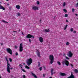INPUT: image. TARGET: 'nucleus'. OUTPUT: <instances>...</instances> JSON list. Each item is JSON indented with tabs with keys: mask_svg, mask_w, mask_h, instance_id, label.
I'll list each match as a JSON object with an SVG mask.
<instances>
[{
	"mask_svg": "<svg viewBox=\"0 0 78 78\" xmlns=\"http://www.w3.org/2000/svg\"><path fill=\"white\" fill-rule=\"evenodd\" d=\"M5 59L7 63V71L8 73H11V70H10V67H11V65L9 63V61L8 60V58H5Z\"/></svg>",
	"mask_w": 78,
	"mask_h": 78,
	"instance_id": "obj_1",
	"label": "nucleus"
},
{
	"mask_svg": "<svg viewBox=\"0 0 78 78\" xmlns=\"http://www.w3.org/2000/svg\"><path fill=\"white\" fill-rule=\"evenodd\" d=\"M49 59L50 64L53 63V62H54V56H53V55H49Z\"/></svg>",
	"mask_w": 78,
	"mask_h": 78,
	"instance_id": "obj_2",
	"label": "nucleus"
},
{
	"mask_svg": "<svg viewBox=\"0 0 78 78\" xmlns=\"http://www.w3.org/2000/svg\"><path fill=\"white\" fill-rule=\"evenodd\" d=\"M33 62V60H32V58H30L29 59H27V64L28 66H30L31 64Z\"/></svg>",
	"mask_w": 78,
	"mask_h": 78,
	"instance_id": "obj_3",
	"label": "nucleus"
},
{
	"mask_svg": "<svg viewBox=\"0 0 78 78\" xmlns=\"http://www.w3.org/2000/svg\"><path fill=\"white\" fill-rule=\"evenodd\" d=\"M7 52L9 53L10 55H12V50L10 48H7L6 49Z\"/></svg>",
	"mask_w": 78,
	"mask_h": 78,
	"instance_id": "obj_4",
	"label": "nucleus"
},
{
	"mask_svg": "<svg viewBox=\"0 0 78 78\" xmlns=\"http://www.w3.org/2000/svg\"><path fill=\"white\" fill-rule=\"evenodd\" d=\"M67 56H69V58H72L73 56V53L71 51H69L67 55Z\"/></svg>",
	"mask_w": 78,
	"mask_h": 78,
	"instance_id": "obj_5",
	"label": "nucleus"
},
{
	"mask_svg": "<svg viewBox=\"0 0 78 78\" xmlns=\"http://www.w3.org/2000/svg\"><path fill=\"white\" fill-rule=\"evenodd\" d=\"M19 50L20 52H22L23 51V44L21 43L19 47Z\"/></svg>",
	"mask_w": 78,
	"mask_h": 78,
	"instance_id": "obj_6",
	"label": "nucleus"
},
{
	"mask_svg": "<svg viewBox=\"0 0 78 78\" xmlns=\"http://www.w3.org/2000/svg\"><path fill=\"white\" fill-rule=\"evenodd\" d=\"M26 38H34V37L33 35H31L30 34H28L26 36Z\"/></svg>",
	"mask_w": 78,
	"mask_h": 78,
	"instance_id": "obj_7",
	"label": "nucleus"
},
{
	"mask_svg": "<svg viewBox=\"0 0 78 78\" xmlns=\"http://www.w3.org/2000/svg\"><path fill=\"white\" fill-rule=\"evenodd\" d=\"M64 61H65V64L66 65V66H69V61L66 60V59H65Z\"/></svg>",
	"mask_w": 78,
	"mask_h": 78,
	"instance_id": "obj_8",
	"label": "nucleus"
},
{
	"mask_svg": "<svg viewBox=\"0 0 78 78\" xmlns=\"http://www.w3.org/2000/svg\"><path fill=\"white\" fill-rule=\"evenodd\" d=\"M32 9L34 11H36V10H38V7H37L36 6H34L32 7Z\"/></svg>",
	"mask_w": 78,
	"mask_h": 78,
	"instance_id": "obj_9",
	"label": "nucleus"
},
{
	"mask_svg": "<svg viewBox=\"0 0 78 78\" xmlns=\"http://www.w3.org/2000/svg\"><path fill=\"white\" fill-rule=\"evenodd\" d=\"M68 78H75V76L73 74V73H71V74L69 77H68Z\"/></svg>",
	"mask_w": 78,
	"mask_h": 78,
	"instance_id": "obj_10",
	"label": "nucleus"
},
{
	"mask_svg": "<svg viewBox=\"0 0 78 78\" xmlns=\"http://www.w3.org/2000/svg\"><path fill=\"white\" fill-rule=\"evenodd\" d=\"M43 38L42 37H40L39 38V41H40V42H41V43H42L43 42Z\"/></svg>",
	"mask_w": 78,
	"mask_h": 78,
	"instance_id": "obj_11",
	"label": "nucleus"
},
{
	"mask_svg": "<svg viewBox=\"0 0 78 78\" xmlns=\"http://www.w3.org/2000/svg\"><path fill=\"white\" fill-rule=\"evenodd\" d=\"M37 51H38V52L37 53V55L38 57L39 58H41V54H40V52L39 51V50H37Z\"/></svg>",
	"mask_w": 78,
	"mask_h": 78,
	"instance_id": "obj_12",
	"label": "nucleus"
},
{
	"mask_svg": "<svg viewBox=\"0 0 78 78\" xmlns=\"http://www.w3.org/2000/svg\"><path fill=\"white\" fill-rule=\"evenodd\" d=\"M0 9H3V10H5V8L2 6L1 4H0Z\"/></svg>",
	"mask_w": 78,
	"mask_h": 78,
	"instance_id": "obj_13",
	"label": "nucleus"
},
{
	"mask_svg": "<svg viewBox=\"0 0 78 78\" xmlns=\"http://www.w3.org/2000/svg\"><path fill=\"white\" fill-rule=\"evenodd\" d=\"M16 8L17 9H20V6L19 5L16 6Z\"/></svg>",
	"mask_w": 78,
	"mask_h": 78,
	"instance_id": "obj_14",
	"label": "nucleus"
},
{
	"mask_svg": "<svg viewBox=\"0 0 78 78\" xmlns=\"http://www.w3.org/2000/svg\"><path fill=\"white\" fill-rule=\"evenodd\" d=\"M50 29H48V30L45 29L44 30V32H45V33H48V32H50Z\"/></svg>",
	"mask_w": 78,
	"mask_h": 78,
	"instance_id": "obj_15",
	"label": "nucleus"
},
{
	"mask_svg": "<svg viewBox=\"0 0 78 78\" xmlns=\"http://www.w3.org/2000/svg\"><path fill=\"white\" fill-rule=\"evenodd\" d=\"M53 70H54L52 68H51V75H53Z\"/></svg>",
	"mask_w": 78,
	"mask_h": 78,
	"instance_id": "obj_16",
	"label": "nucleus"
},
{
	"mask_svg": "<svg viewBox=\"0 0 78 78\" xmlns=\"http://www.w3.org/2000/svg\"><path fill=\"white\" fill-rule=\"evenodd\" d=\"M60 75L61 76H65L66 75V74L65 73H60Z\"/></svg>",
	"mask_w": 78,
	"mask_h": 78,
	"instance_id": "obj_17",
	"label": "nucleus"
},
{
	"mask_svg": "<svg viewBox=\"0 0 78 78\" xmlns=\"http://www.w3.org/2000/svg\"><path fill=\"white\" fill-rule=\"evenodd\" d=\"M74 72L76 73H78V70L76 69H75L74 70Z\"/></svg>",
	"mask_w": 78,
	"mask_h": 78,
	"instance_id": "obj_18",
	"label": "nucleus"
},
{
	"mask_svg": "<svg viewBox=\"0 0 78 78\" xmlns=\"http://www.w3.org/2000/svg\"><path fill=\"white\" fill-rule=\"evenodd\" d=\"M25 68L27 69H30V67L28 66L27 65H26L25 66Z\"/></svg>",
	"mask_w": 78,
	"mask_h": 78,
	"instance_id": "obj_19",
	"label": "nucleus"
},
{
	"mask_svg": "<svg viewBox=\"0 0 78 78\" xmlns=\"http://www.w3.org/2000/svg\"><path fill=\"white\" fill-rule=\"evenodd\" d=\"M2 22H4V23H8V22H6V21L4 20H2Z\"/></svg>",
	"mask_w": 78,
	"mask_h": 78,
	"instance_id": "obj_20",
	"label": "nucleus"
},
{
	"mask_svg": "<svg viewBox=\"0 0 78 78\" xmlns=\"http://www.w3.org/2000/svg\"><path fill=\"white\" fill-rule=\"evenodd\" d=\"M68 26V25H66L64 28V30H66V28H67V27Z\"/></svg>",
	"mask_w": 78,
	"mask_h": 78,
	"instance_id": "obj_21",
	"label": "nucleus"
},
{
	"mask_svg": "<svg viewBox=\"0 0 78 78\" xmlns=\"http://www.w3.org/2000/svg\"><path fill=\"white\" fill-rule=\"evenodd\" d=\"M57 64H58V65H59V66H61V63L60 62H59V61H58L57 62Z\"/></svg>",
	"mask_w": 78,
	"mask_h": 78,
	"instance_id": "obj_22",
	"label": "nucleus"
},
{
	"mask_svg": "<svg viewBox=\"0 0 78 78\" xmlns=\"http://www.w3.org/2000/svg\"><path fill=\"white\" fill-rule=\"evenodd\" d=\"M63 11L65 12H66V13L67 12V10H66V9H63Z\"/></svg>",
	"mask_w": 78,
	"mask_h": 78,
	"instance_id": "obj_23",
	"label": "nucleus"
},
{
	"mask_svg": "<svg viewBox=\"0 0 78 78\" xmlns=\"http://www.w3.org/2000/svg\"><path fill=\"white\" fill-rule=\"evenodd\" d=\"M66 63V61H63L62 62V64H63V65H64V64H65Z\"/></svg>",
	"mask_w": 78,
	"mask_h": 78,
	"instance_id": "obj_24",
	"label": "nucleus"
},
{
	"mask_svg": "<svg viewBox=\"0 0 78 78\" xmlns=\"http://www.w3.org/2000/svg\"><path fill=\"white\" fill-rule=\"evenodd\" d=\"M65 58H66V59H68V60H69V59H70V58H69L67 56H65Z\"/></svg>",
	"mask_w": 78,
	"mask_h": 78,
	"instance_id": "obj_25",
	"label": "nucleus"
},
{
	"mask_svg": "<svg viewBox=\"0 0 78 78\" xmlns=\"http://www.w3.org/2000/svg\"><path fill=\"white\" fill-rule=\"evenodd\" d=\"M69 44H70L69 42V41H68L66 42V45H69Z\"/></svg>",
	"mask_w": 78,
	"mask_h": 78,
	"instance_id": "obj_26",
	"label": "nucleus"
},
{
	"mask_svg": "<svg viewBox=\"0 0 78 78\" xmlns=\"http://www.w3.org/2000/svg\"><path fill=\"white\" fill-rule=\"evenodd\" d=\"M65 17H68V14H65Z\"/></svg>",
	"mask_w": 78,
	"mask_h": 78,
	"instance_id": "obj_27",
	"label": "nucleus"
},
{
	"mask_svg": "<svg viewBox=\"0 0 78 78\" xmlns=\"http://www.w3.org/2000/svg\"><path fill=\"white\" fill-rule=\"evenodd\" d=\"M21 70L22 71H23V72H25V73L26 72V71H25V70H24V69H21Z\"/></svg>",
	"mask_w": 78,
	"mask_h": 78,
	"instance_id": "obj_28",
	"label": "nucleus"
},
{
	"mask_svg": "<svg viewBox=\"0 0 78 78\" xmlns=\"http://www.w3.org/2000/svg\"><path fill=\"white\" fill-rule=\"evenodd\" d=\"M63 7H64L65 6H66V2H64L63 4Z\"/></svg>",
	"mask_w": 78,
	"mask_h": 78,
	"instance_id": "obj_29",
	"label": "nucleus"
},
{
	"mask_svg": "<svg viewBox=\"0 0 78 78\" xmlns=\"http://www.w3.org/2000/svg\"><path fill=\"white\" fill-rule=\"evenodd\" d=\"M39 69H40V71H41V70H42V67H41L39 68Z\"/></svg>",
	"mask_w": 78,
	"mask_h": 78,
	"instance_id": "obj_30",
	"label": "nucleus"
},
{
	"mask_svg": "<svg viewBox=\"0 0 78 78\" xmlns=\"http://www.w3.org/2000/svg\"><path fill=\"white\" fill-rule=\"evenodd\" d=\"M9 61L10 62H12V59L11 58H9Z\"/></svg>",
	"mask_w": 78,
	"mask_h": 78,
	"instance_id": "obj_31",
	"label": "nucleus"
},
{
	"mask_svg": "<svg viewBox=\"0 0 78 78\" xmlns=\"http://www.w3.org/2000/svg\"><path fill=\"white\" fill-rule=\"evenodd\" d=\"M19 66L21 67V68H22L23 67V66H22V64H20Z\"/></svg>",
	"mask_w": 78,
	"mask_h": 78,
	"instance_id": "obj_32",
	"label": "nucleus"
},
{
	"mask_svg": "<svg viewBox=\"0 0 78 78\" xmlns=\"http://www.w3.org/2000/svg\"><path fill=\"white\" fill-rule=\"evenodd\" d=\"M23 78H26V76H25V75H23Z\"/></svg>",
	"mask_w": 78,
	"mask_h": 78,
	"instance_id": "obj_33",
	"label": "nucleus"
},
{
	"mask_svg": "<svg viewBox=\"0 0 78 78\" xmlns=\"http://www.w3.org/2000/svg\"><path fill=\"white\" fill-rule=\"evenodd\" d=\"M75 11V9L73 8L72 9V12H74Z\"/></svg>",
	"mask_w": 78,
	"mask_h": 78,
	"instance_id": "obj_34",
	"label": "nucleus"
},
{
	"mask_svg": "<svg viewBox=\"0 0 78 78\" xmlns=\"http://www.w3.org/2000/svg\"><path fill=\"white\" fill-rule=\"evenodd\" d=\"M78 6V2L75 5L76 7H77V6Z\"/></svg>",
	"mask_w": 78,
	"mask_h": 78,
	"instance_id": "obj_35",
	"label": "nucleus"
},
{
	"mask_svg": "<svg viewBox=\"0 0 78 78\" xmlns=\"http://www.w3.org/2000/svg\"><path fill=\"white\" fill-rule=\"evenodd\" d=\"M29 41L30 43H31V39L30 38L29 39Z\"/></svg>",
	"mask_w": 78,
	"mask_h": 78,
	"instance_id": "obj_36",
	"label": "nucleus"
},
{
	"mask_svg": "<svg viewBox=\"0 0 78 78\" xmlns=\"http://www.w3.org/2000/svg\"><path fill=\"white\" fill-rule=\"evenodd\" d=\"M73 28H71L70 29V31H71V32H72V31H73Z\"/></svg>",
	"mask_w": 78,
	"mask_h": 78,
	"instance_id": "obj_37",
	"label": "nucleus"
},
{
	"mask_svg": "<svg viewBox=\"0 0 78 78\" xmlns=\"http://www.w3.org/2000/svg\"><path fill=\"white\" fill-rule=\"evenodd\" d=\"M19 55V54L18 53L16 52V56H17V55Z\"/></svg>",
	"mask_w": 78,
	"mask_h": 78,
	"instance_id": "obj_38",
	"label": "nucleus"
},
{
	"mask_svg": "<svg viewBox=\"0 0 78 78\" xmlns=\"http://www.w3.org/2000/svg\"><path fill=\"white\" fill-rule=\"evenodd\" d=\"M71 66L72 67V68H73V65L72 64H71Z\"/></svg>",
	"mask_w": 78,
	"mask_h": 78,
	"instance_id": "obj_39",
	"label": "nucleus"
},
{
	"mask_svg": "<svg viewBox=\"0 0 78 78\" xmlns=\"http://www.w3.org/2000/svg\"><path fill=\"white\" fill-rule=\"evenodd\" d=\"M18 16H20V14L19 13H18L17 14Z\"/></svg>",
	"mask_w": 78,
	"mask_h": 78,
	"instance_id": "obj_40",
	"label": "nucleus"
},
{
	"mask_svg": "<svg viewBox=\"0 0 78 78\" xmlns=\"http://www.w3.org/2000/svg\"><path fill=\"white\" fill-rule=\"evenodd\" d=\"M15 48H16V49H17V47L16 46H15Z\"/></svg>",
	"mask_w": 78,
	"mask_h": 78,
	"instance_id": "obj_41",
	"label": "nucleus"
},
{
	"mask_svg": "<svg viewBox=\"0 0 78 78\" xmlns=\"http://www.w3.org/2000/svg\"><path fill=\"white\" fill-rule=\"evenodd\" d=\"M13 32H14V33H16V32L17 33V31H15L14 30H13Z\"/></svg>",
	"mask_w": 78,
	"mask_h": 78,
	"instance_id": "obj_42",
	"label": "nucleus"
},
{
	"mask_svg": "<svg viewBox=\"0 0 78 78\" xmlns=\"http://www.w3.org/2000/svg\"><path fill=\"white\" fill-rule=\"evenodd\" d=\"M37 5H39V1H37Z\"/></svg>",
	"mask_w": 78,
	"mask_h": 78,
	"instance_id": "obj_43",
	"label": "nucleus"
},
{
	"mask_svg": "<svg viewBox=\"0 0 78 78\" xmlns=\"http://www.w3.org/2000/svg\"><path fill=\"white\" fill-rule=\"evenodd\" d=\"M76 33V31H75V30L73 31V33H74V34H75Z\"/></svg>",
	"mask_w": 78,
	"mask_h": 78,
	"instance_id": "obj_44",
	"label": "nucleus"
},
{
	"mask_svg": "<svg viewBox=\"0 0 78 78\" xmlns=\"http://www.w3.org/2000/svg\"><path fill=\"white\" fill-rule=\"evenodd\" d=\"M40 23H42V20H40Z\"/></svg>",
	"mask_w": 78,
	"mask_h": 78,
	"instance_id": "obj_45",
	"label": "nucleus"
},
{
	"mask_svg": "<svg viewBox=\"0 0 78 78\" xmlns=\"http://www.w3.org/2000/svg\"><path fill=\"white\" fill-rule=\"evenodd\" d=\"M66 22H69V21L68 20H66Z\"/></svg>",
	"mask_w": 78,
	"mask_h": 78,
	"instance_id": "obj_46",
	"label": "nucleus"
},
{
	"mask_svg": "<svg viewBox=\"0 0 78 78\" xmlns=\"http://www.w3.org/2000/svg\"><path fill=\"white\" fill-rule=\"evenodd\" d=\"M43 68L44 69V70H45V66H44Z\"/></svg>",
	"mask_w": 78,
	"mask_h": 78,
	"instance_id": "obj_47",
	"label": "nucleus"
},
{
	"mask_svg": "<svg viewBox=\"0 0 78 78\" xmlns=\"http://www.w3.org/2000/svg\"><path fill=\"white\" fill-rule=\"evenodd\" d=\"M43 76L44 77H45V74H43Z\"/></svg>",
	"mask_w": 78,
	"mask_h": 78,
	"instance_id": "obj_48",
	"label": "nucleus"
},
{
	"mask_svg": "<svg viewBox=\"0 0 78 78\" xmlns=\"http://www.w3.org/2000/svg\"><path fill=\"white\" fill-rule=\"evenodd\" d=\"M75 16H78V14H76V13L75 14Z\"/></svg>",
	"mask_w": 78,
	"mask_h": 78,
	"instance_id": "obj_49",
	"label": "nucleus"
},
{
	"mask_svg": "<svg viewBox=\"0 0 78 78\" xmlns=\"http://www.w3.org/2000/svg\"><path fill=\"white\" fill-rule=\"evenodd\" d=\"M63 56H66V54L64 53L63 55Z\"/></svg>",
	"mask_w": 78,
	"mask_h": 78,
	"instance_id": "obj_50",
	"label": "nucleus"
},
{
	"mask_svg": "<svg viewBox=\"0 0 78 78\" xmlns=\"http://www.w3.org/2000/svg\"><path fill=\"white\" fill-rule=\"evenodd\" d=\"M38 67L40 66V64L39 63V64H38Z\"/></svg>",
	"mask_w": 78,
	"mask_h": 78,
	"instance_id": "obj_51",
	"label": "nucleus"
},
{
	"mask_svg": "<svg viewBox=\"0 0 78 78\" xmlns=\"http://www.w3.org/2000/svg\"><path fill=\"white\" fill-rule=\"evenodd\" d=\"M13 69V68H12V67H11V68H10V69L11 70H12V69Z\"/></svg>",
	"mask_w": 78,
	"mask_h": 78,
	"instance_id": "obj_52",
	"label": "nucleus"
},
{
	"mask_svg": "<svg viewBox=\"0 0 78 78\" xmlns=\"http://www.w3.org/2000/svg\"><path fill=\"white\" fill-rule=\"evenodd\" d=\"M22 34H23V35H24V34H23V32L22 33Z\"/></svg>",
	"mask_w": 78,
	"mask_h": 78,
	"instance_id": "obj_53",
	"label": "nucleus"
},
{
	"mask_svg": "<svg viewBox=\"0 0 78 78\" xmlns=\"http://www.w3.org/2000/svg\"><path fill=\"white\" fill-rule=\"evenodd\" d=\"M8 6H9V4H7Z\"/></svg>",
	"mask_w": 78,
	"mask_h": 78,
	"instance_id": "obj_54",
	"label": "nucleus"
},
{
	"mask_svg": "<svg viewBox=\"0 0 78 78\" xmlns=\"http://www.w3.org/2000/svg\"><path fill=\"white\" fill-rule=\"evenodd\" d=\"M23 64L24 65H25V63H23Z\"/></svg>",
	"mask_w": 78,
	"mask_h": 78,
	"instance_id": "obj_55",
	"label": "nucleus"
},
{
	"mask_svg": "<svg viewBox=\"0 0 78 78\" xmlns=\"http://www.w3.org/2000/svg\"><path fill=\"white\" fill-rule=\"evenodd\" d=\"M19 31H20V29H19Z\"/></svg>",
	"mask_w": 78,
	"mask_h": 78,
	"instance_id": "obj_56",
	"label": "nucleus"
},
{
	"mask_svg": "<svg viewBox=\"0 0 78 78\" xmlns=\"http://www.w3.org/2000/svg\"><path fill=\"white\" fill-rule=\"evenodd\" d=\"M1 44L2 45H3V44H2H2Z\"/></svg>",
	"mask_w": 78,
	"mask_h": 78,
	"instance_id": "obj_57",
	"label": "nucleus"
},
{
	"mask_svg": "<svg viewBox=\"0 0 78 78\" xmlns=\"http://www.w3.org/2000/svg\"><path fill=\"white\" fill-rule=\"evenodd\" d=\"M1 61H0V64H1Z\"/></svg>",
	"mask_w": 78,
	"mask_h": 78,
	"instance_id": "obj_58",
	"label": "nucleus"
},
{
	"mask_svg": "<svg viewBox=\"0 0 78 78\" xmlns=\"http://www.w3.org/2000/svg\"><path fill=\"white\" fill-rule=\"evenodd\" d=\"M6 1H9V0H6Z\"/></svg>",
	"mask_w": 78,
	"mask_h": 78,
	"instance_id": "obj_59",
	"label": "nucleus"
}]
</instances>
